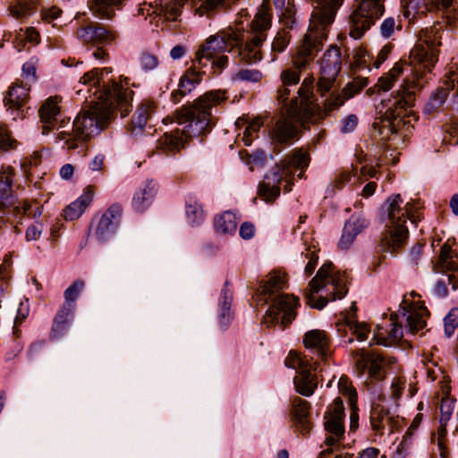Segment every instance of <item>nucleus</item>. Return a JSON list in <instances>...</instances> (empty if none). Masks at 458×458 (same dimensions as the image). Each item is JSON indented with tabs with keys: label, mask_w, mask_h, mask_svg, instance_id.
Returning <instances> with one entry per match:
<instances>
[{
	"label": "nucleus",
	"mask_w": 458,
	"mask_h": 458,
	"mask_svg": "<svg viewBox=\"0 0 458 458\" xmlns=\"http://www.w3.org/2000/svg\"><path fill=\"white\" fill-rule=\"evenodd\" d=\"M111 69H93L84 73L80 81L95 86L99 91L98 101L82 110L74 119L71 131H61L55 142L64 141L68 149H75L90 137L100 133L111 122L117 109L121 116L131 110L133 91L108 77Z\"/></svg>",
	"instance_id": "obj_1"
},
{
	"label": "nucleus",
	"mask_w": 458,
	"mask_h": 458,
	"mask_svg": "<svg viewBox=\"0 0 458 458\" xmlns=\"http://www.w3.org/2000/svg\"><path fill=\"white\" fill-rule=\"evenodd\" d=\"M440 26L425 28L419 34V40L410 52L409 67L411 74L405 78L401 89L394 95L381 101L377 107L380 114L379 126L383 139L396 133L401 123H406L404 117L414 101V90L420 89L428 81L429 74L438 60V49L441 45Z\"/></svg>",
	"instance_id": "obj_2"
},
{
	"label": "nucleus",
	"mask_w": 458,
	"mask_h": 458,
	"mask_svg": "<svg viewBox=\"0 0 458 458\" xmlns=\"http://www.w3.org/2000/svg\"><path fill=\"white\" fill-rule=\"evenodd\" d=\"M271 26V16L266 3L257 10L254 19L244 28L242 24L229 27L210 36L199 47L212 56L228 52L239 56L248 64L261 60L260 47Z\"/></svg>",
	"instance_id": "obj_3"
},
{
	"label": "nucleus",
	"mask_w": 458,
	"mask_h": 458,
	"mask_svg": "<svg viewBox=\"0 0 458 458\" xmlns=\"http://www.w3.org/2000/svg\"><path fill=\"white\" fill-rule=\"evenodd\" d=\"M225 92L210 90L199 96L192 104L174 112L177 127L157 140V148L174 154L185 147L188 139L209 133L216 123L212 110L226 99Z\"/></svg>",
	"instance_id": "obj_4"
},
{
	"label": "nucleus",
	"mask_w": 458,
	"mask_h": 458,
	"mask_svg": "<svg viewBox=\"0 0 458 458\" xmlns=\"http://www.w3.org/2000/svg\"><path fill=\"white\" fill-rule=\"evenodd\" d=\"M343 1L313 0L315 5L309 30L297 47V53L293 58V69L288 70V86L299 82L301 72L321 50L327 37V28L333 22L336 10L342 5Z\"/></svg>",
	"instance_id": "obj_5"
},
{
	"label": "nucleus",
	"mask_w": 458,
	"mask_h": 458,
	"mask_svg": "<svg viewBox=\"0 0 458 458\" xmlns=\"http://www.w3.org/2000/svg\"><path fill=\"white\" fill-rule=\"evenodd\" d=\"M284 284V274L273 273L267 279L261 281L257 289L259 302L269 304L264 323L267 327H278L281 331L284 330L286 321Z\"/></svg>",
	"instance_id": "obj_6"
},
{
	"label": "nucleus",
	"mask_w": 458,
	"mask_h": 458,
	"mask_svg": "<svg viewBox=\"0 0 458 458\" xmlns=\"http://www.w3.org/2000/svg\"><path fill=\"white\" fill-rule=\"evenodd\" d=\"M403 199L399 194L387 199V216L393 228L381 238L380 247L383 251L394 253L405 243L409 232L405 226V216L411 219L413 216L412 204L408 202L405 210L401 208Z\"/></svg>",
	"instance_id": "obj_7"
},
{
	"label": "nucleus",
	"mask_w": 458,
	"mask_h": 458,
	"mask_svg": "<svg viewBox=\"0 0 458 458\" xmlns=\"http://www.w3.org/2000/svg\"><path fill=\"white\" fill-rule=\"evenodd\" d=\"M312 83V77H306L298 90L299 97L288 105V140L298 137L306 123L315 117L317 106L310 100Z\"/></svg>",
	"instance_id": "obj_8"
},
{
	"label": "nucleus",
	"mask_w": 458,
	"mask_h": 458,
	"mask_svg": "<svg viewBox=\"0 0 458 458\" xmlns=\"http://www.w3.org/2000/svg\"><path fill=\"white\" fill-rule=\"evenodd\" d=\"M346 276L340 272H333L332 263H325L318 271L316 276L310 282V292L306 294L308 304L317 310H322L327 304V297L315 298L314 293H318L327 284L333 290V299H342L347 293Z\"/></svg>",
	"instance_id": "obj_9"
},
{
	"label": "nucleus",
	"mask_w": 458,
	"mask_h": 458,
	"mask_svg": "<svg viewBox=\"0 0 458 458\" xmlns=\"http://www.w3.org/2000/svg\"><path fill=\"white\" fill-rule=\"evenodd\" d=\"M288 368L295 371L293 383L296 393L310 396L318 387L317 377L312 373L313 365L305 356L295 351L288 352Z\"/></svg>",
	"instance_id": "obj_10"
},
{
	"label": "nucleus",
	"mask_w": 458,
	"mask_h": 458,
	"mask_svg": "<svg viewBox=\"0 0 458 458\" xmlns=\"http://www.w3.org/2000/svg\"><path fill=\"white\" fill-rule=\"evenodd\" d=\"M384 13L381 0H361L350 16V36L360 38Z\"/></svg>",
	"instance_id": "obj_11"
},
{
	"label": "nucleus",
	"mask_w": 458,
	"mask_h": 458,
	"mask_svg": "<svg viewBox=\"0 0 458 458\" xmlns=\"http://www.w3.org/2000/svg\"><path fill=\"white\" fill-rule=\"evenodd\" d=\"M344 416L343 402L337 398L324 415V428L327 432L325 445L327 448L320 452L318 458H322L327 453H330L331 446L339 443L343 438L345 432Z\"/></svg>",
	"instance_id": "obj_12"
},
{
	"label": "nucleus",
	"mask_w": 458,
	"mask_h": 458,
	"mask_svg": "<svg viewBox=\"0 0 458 458\" xmlns=\"http://www.w3.org/2000/svg\"><path fill=\"white\" fill-rule=\"evenodd\" d=\"M356 368L362 375L368 369L370 378L381 380L385 377V368L395 362L394 358L386 359L381 353L360 349L353 352Z\"/></svg>",
	"instance_id": "obj_13"
},
{
	"label": "nucleus",
	"mask_w": 458,
	"mask_h": 458,
	"mask_svg": "<svg viewBox=\"0 0 458 458\" xmlns=\"http://www.w3.org/2000/svg\"><path fill=\"white\" fill-rule=\"evenodd\" d=\"M320 78L318 89L323 96L333 87L342 68L341 53L337 47H331L319 62Z\"/></svg>",
	"instance_id": "obj_14"
},
{
	"label": "nucleus",
	"mask_w": 458,
	"mask_h": 458,
	"mask_svg": "<svg viewBox=\"0 0 458 458\" xmlns=\"http://www.w3.org/2000/svg\"><path fill=\"white\" fill-rule=\"evenodd\" d=\"M286 178V160L282 157L276 163L272 170L265 175L263 182L259 184V195L265 201L270 202L280 195L279 184Z\"/></svg>",
	"instance_id": "obj_15"
},
{
	"label": "nucleus",
	"mask_w": 458,
	"mask_h": 458,
	"mask_svg": "<svg viewBox=\"0 0 458 458\" xmlns=\"http://www.w3.org/2000/svg\"><path fill=\"white\" fill-rule=\"evenodd\" d=\"M122 207L119 204H113L100 217L96 228V236L101 242L109 240L116 232L121 216Z\"/></svg>",
	"instance_id": "obj_16"
},
{
	"label": "nucleus",
	"mask_w": 458,
	"mask_h": 458,
	"mask_svg": "<svg viewBox=\"0 0 458 458\" xmlns=\"http://www.w3.org/2000/svg\"><path fill=\"white\" fill-rule=\"evenodd\" d=\"M451 251L452 249L448 243H445L441 247L438 259L433 265V271L437 274L450 272L447 276L448 284L455 291L458 289V265L453 260Z\"/></svg>",
	"instance_id": "obj_17"
},
{
	"label": "nucleus",
	"mask_w": 458,
	"mask_h": 458,
	"mask_svg": "<svg viewBox=\"0 0 458 458\" xmlns=\"http://www.w3.org/2000/svg\"><path fill=\"white\" fill-rule=\"evenodd\" d=\"M77 37L85 43L108 45L115 39L116 34L103 26L91 22L87 26L79 28Z\"/></svg>",
	"instance_id": "obj_18"
},
{
	"label": "nucleus",
	"mask_w": 458,
	"mask_h": 458,
	"mask_svg": "<svg viewBox=\"0 0 458 458\" xmlns=\"http://www.w3.org/2000/svg\"><path fill=\"white\" fill-rule=\"evenodd\" d=\"M155 114V106L150 101H143L136 109L133 114L130 131L134 137L140 136L148 127L151 130L152 126L149 124L152 121L153 114Z\"/></svg>",
	"instance_id": "obj_19"
},
{
	"label": "nucleus",
	"mask_w": 458,
	"mask_h": 458,
	"mask_svg": "<svg viewBox=\"0 0 458 458\" xmlns=\"http://www.w3.org/2000/svg\"><path fill=\"white\" fill-rule=\"evenodd\" d=\"M407 301L404 299L400 305V311L407 318V330L415 334L426 327V318L428 316V311L422 305H409L406 306Z\"/></svg>",
	"instance_id": "obj_20"
},
{
	"label": "nucleus",
	"mask_w": 458,
	"mask_h": 458,
	"mask_svg": "<svg viewBox=\"0 0 458 458\" xmlns=\"http://www.w3.org/2000/svg\"><path fill=\"white\" fill-rule=\"evenodd\" d=\"M58 97L48 98L41 106L39 109V115L43 125V134H47L50 131L51 124L58 123L57 130L65 127V120L58 121L57 116L60 114V107L58 106Z\"/></svg>",
	"instance_id": "obj_21"
},
{
	"label": "nucleus",
	"mask_w": 458,
	"mask_h": 458,
	"mask_svg": "<svg viewBox=\"0 0 458 458\" xmlns=\"http://www.w3.org/2000/svg\"><path fill=\"white\" fill-rule=\"evenodd\" d=\"M29 91L30 89L22 83L14 82L4 96V106L8 109H13V112H15L13 119H16L22 113L21 108L29 99Z\"/></svg>",
	"instance_id": "obj_22"
},
{
	"label": "nucleus",
	"mask_w": 458,
	"mask_h": 458,
	"mask_svg": "<svg viewBox=\"0 0 458 458\" xmlns=\"http://www.w3.org/2000/svg\"><path fill=\"white\" fill-rule=\"evenodd\" d=\"M293 426L296 431L305 435L311 429L310 420V403L308 401L295 396L292 400Z\"/></svg>",
	"instance_id": "obj_23"
},
{
	"label": "nucleus",
	"mask_w": 458,
	"mask_h": 458,
	"mask_svg": "<svg viewBox=\"0 0 458 458\" xmlns=\"http://www.w3.org/2000/svg\"><path fill=\"white\" fill-rule=\"evenodd\" d=\"M456 82H458V73L451 72L447 80L445 81V85L437 88L430 96L424 107L425 113L432 114L439 110L442 105L445 102L450 90L454 89Z\"/></svg>",
	"instance_id": "obj_24"
},
{
	"label": "nucleus",
	"mask_w": 458,
	"mask_h": 458,
	"mask_svg": "<svg viewBox=\"0 0 458 458\" xmlns=\"http://www.w3.org/2000/svg\"><path fill=\"white\" fill-rule=\"evenodd\" d=\"M369 225V221L360 216H352L344 225L339 247L347 250L352 244L356 236Z\"/></svg>",
	"instance_id": "obj_25"
},
{
	"label": "nucleus",
	"mask_w": 458,
	"mask_h": 458,
	"mask_svg": "<svg viewBox=\"0 0 458 458\" xmlns=\"http://www.w3.org/2000/svg\"><path fill=\"white\" fill-rule=\"evenodd\" d=\"M75 304L64 303L56 313L50 332V339L54 340L61 337L68 329L72 320Z\"/></svg>",
	"instance_id": "obj_26"
},
{
	"label": "nucleus",
	"mask_w": 458,
	"mask_h": 458,
	"mask_svg": "<svg viewBox=\"0 0 458 458\" xmlns=\"http://www.w3.org/2000/svg\"><path fill=\"white\" fill-rule=\"evenodd\" d=\"M229 282L225 281L218 299V323L219 327L225 330L229 327L233 318L231 312L233 292L228 289Z\"/></svg>",
	"instance_id": "obj_27"
},
{
	"label": "nucleus",
	"mask_w": 458,
	"mask_h": 458,
	"mask_svg": "<svg viewBox=\"0 0 458 458\" xmlns=\"http://www.w3.org/2000/svg\"><path fill=\"white\" fill-rule=\"evenodd\" d=\"M200 82V72L189 68L181 77L178 89L172 92L171 99L174 103H179L182 98L191 93Z\"/></svg>",
	"instance_id": "obj_28"
},
{
	"label": "nucleus",
	"mask_w": 458,
	"mask_h": 458,
	"mask_svg": "<svg viewBox=\"0 0 458 458\" xmlns=\"http://www.w3.org/2000/svg\"><path fill=\"white\" fill-rule=\"evenodd\" d=\"M157 193V183L152 180L146 182L143 187L136 191L131 205L136 212H144L152 203Z\"/></svg>",
	"instance_id": "obj_29"
},
{
	"label": "nucleus",
	"mask_w": 458,
	"mask_h": 458,
	"mask_svg": "<svg viewBox=\"0 0 458 458\" xmlns=\"http://www.w3.org/2000/svg\"><path fill=\"white\" fill-rule=\"evenodd\" d=\"M310 160V156L307 151L302 148H294L291 152V155H288V177L292 174H297V177L301 178L304 171L309 165ZM290 184L292 183L290 182V178H288V187ZM288 191H290L289 188Z\"/></svg>",
	"instance_id": "obj_30"
},
{
	"label": "nucleus",
	"mask_w": 458,
	"mask_h": 458,
	"mask_svg": "<svg viewBox=\"0 0 458 458\" xmlns=\"http://www.w3.org/2000/svg\"><path fill=\"white\" fill-rule=\"evenodd\" d=\"M307 349H314L321 357L327 355L329 338L325 331L313 329L308 331L303 338Z\"/></svg>",
	"instance_id": "obj_31"
},
{
	"label": "nucleus",
	"mask_w": 458,
	"mask_h": 458,
	"mask_svg": "<svg viewBox=\"0 0 458 458\" xmlns=\"http://www.w3.org/2000/svg\"><path fill=\"white\" fill-rule=\"evenodd\" d=\"M273 4L277 11V16L279 18V21L283 24L282 29L278 30V32L276 33L271 46L272 54L276 55L284 52L286 47V30L284 28L286 8L284 7L285 0H273Z\"/></svg>",
	"instance_id": "obj_32"
},
{
	"label": "nucleus",
	"mask_w": 458,
	"mask_h": 458,
	"mask_svg": "<svg viewBox=\"0 0 458 458\" xmlns=\"http://www.w3.org/2000/svg\"><path fill=\"white\" fill-rule=\"evenodd\" d=\"M397 315L392 314L390 320H391V330L386 336H385V334L382 332L381 327H377V331L374 334V338L372 342L369 344L370 345L373 344H378V345H384V346H389L403 337V327L401 325H399L396 322Z\"/></svg>",
	"instance_id": "obj_33"
},
{
	"label": "nucleus",
	"mask_w": 458,
	"mask_h": 458,
	"mask_svg": "<svg viewBox=\"0 0 458 458\" xmlns=\"http://www.w3.org/2000/svg\"><path fill=\"white\" fill-rule=\"evenodd\" d=\"M93 199V191L89 188L84 191L75 201L72 202L64 210L65 220H75L79 218L90 205Z\"/></svg>",
	"instance_id": "obj_34"
},
{
	"label": "nucleus",
	"mask_w": 458,
	"mask_h": 458,
	"mask_svg": "<svg viewBox=\"0 0 458 458\" xmlns=\"http://www.w3.org/2000/svg\"><path fill=\"white\" fill-rule=\"evenodd\" d=\"M124 0H92L90 9L94 15L100 19H111L115 14Z\"/></svg>",
	"instance_id": "obj_35"
},
{
	"label": "nucleus",
	"mask_w": 458,
	"mask_h": 458,
	"mask_svg": "<svg viewBox=\"0 0 458 458\" xmlns=\"http://www.w3.org/2000/svg\"><path fill=\"white\" fill-rule=\"evenodd\" d=\"M214 227L221 234L233 233L237 228L236 216L231 211H225L215 218Z\"/></svg>",
	"instance_id": "obj_36"
},
{
	"label": "nucleus",
	"mask_w": 458,
	"mask_h": 458,
	"mask_svg": "<svg viewBox=\"0 0 458 458\" xmlns=\"http://www.w3.org/2000/svg\"><path fill=\"white\" fill-rule=\"evenodd\" d=\"M424 5L429 12L435 10L445 11L447 21L454 22L458 19V13L453 7V0H423Z\"/></svg>",
	"instance_id": "obj_37"
},
{
	"label": "nucleus",
	"mask_w": 458,
	"mask_h": 458,
	"mask_svg": "<svg viewBox=\"0 0 458 458\" xmlns=\"http://www.w3.org/2000/svg\"><path fill=\"white\" fill-rule=\"evenodd\" d=\"M388 411L380 404H374L370 412V423L373 430L382 434L381 430L388 423Z\"/></svg>",
	"instance_id": "obj_38"
},
{
	"label": "nucleus",
	"mask_w": 458,
	"mask_h": 458,
	"mask_svg": "<svg viewBox=\"0 0 458 458\" xmlns=\"http://www.w3.org/2000/svg\"><path fill=\"white\" fill-rule=\"evenodd\" d=\"M403 72V66L402 64H395V65L386 74L381 76L377 83L376 84V87L378 88V89L383 91L389 90L394 82L399 79V77Z\"/></svg>",
	"instance_id": "obj_39"
},
{
	"label": "nucleus",
	"mask_w": 458,
	"mask_h": 458,
	"mask_svg": "<svg viewBox=\"0 0 458 458\" xmlns=\"http://www.w3.org/2000/svg\"><path fill=\"white\" fill-rule=\"evenodd\" d=\"M186 216L189 224L191 225H199L205 219L202 206L193 199H189L186 202Z\"/></svg>",
	"instance_id": "obj_40"
},
{
	"label": "nucleus",
	"mask_w": 458,
	"mask_h": 458,
	"mask_svg": "<svg viewBox=\"0 0 458 458\" xmlns=\"http://www.w3.org/2000/svg\"><path fill=\"white\" fill-rule=\"evenodd\" d=\"M270 137L275 149L284 148L286 144V118L284 115L276 122L270 132Z\"/></svg>",
	"instance_id": "obj_41"
},
{
	"label": "nucleus",
	"mask_w": 458,
	"mask_h": 458,
	"mask_svg": "<svg viewBox=\"0 0 458 458\" xmlns=\"http://www.w3.org/2000/svg\"><path fill=\"white\" fill-rule=\"evenodd\" d=\"M7 174L0 175V202L4 206L13 205L12 195V183H13V170Z\"/></svg>",
	"instance_id": "obj_42"
},
{
	"label": "nucleus",
	"mask_w": 458,
	"mask_h": 458,
	"mask_svg": "<svg viewBox=\"0 0 458 458\" xmlns=\"http://www.w3.org/2000/svg\"><path fill=\"white\" fill-rule=\"evenodd\" d=\"M344 95L342 97L339 94L332 93L329 98L326 99L324 104V110H320L318 106H317V111L315 113V116L318 114L319 118H324L331 111L338 108L343 106L344 103Z\"/></svg>",
	"instance_id": "obj_43"
},
{
	"label": "nucleus",
	"mask_w": 458,
	"mask_h": 458,
	"mask_svg": "<svg viewBox=\"0 0 458 458\" xmlns=\"http://www.w3.org/2000/svg\"><path fill=\"white\" fill-rule=\"evenodd\" d=\"M12 15L16 19H24L32 15L36 7L35 4L27 0H19L17 4L10 9Z\"/></svg>",
	"instance_id": "obj_44"
},
{
	"label": "nucleus",
	"mask_w": 458,
	"mask_h": 458,
	"mask_svg": "<svg viewBox=\"0 0 458 458\" xmlns=\"http://www.w3.org/2000/svg\"><path fill=\"white\" fill-rule=\"evenodd\" d=\"M262 79V73L257 69H241L233 76V81L247 82H259Z\"/></svg>",
	"instance_id": "obj_45"
},
{
	"label": "nucleus",
	"mask_w": 458,
	"mask_h": 458,
	"mask_svg": "<svg viewBox=\"0 0 458 458\" xmlns=\"http://www.w3.org/2000/svg\"><path fill=\"white\" fill-rule=\"evenodd\" d=\"M85 286V282L82 280L74 281L65 291L64 293V303L75 304V301L79 297L80 293L82 292Z\"/></svg>",
	"instance_id": "obj_46"
},
{
	"label": "nucleus",
	"mask_w": 458,
	"mask_h": 458,
	"mask_svg": "<svg viewBox=\"0 0 458 458\" xmlns=\"http://www.w3.org/2000/svg\"><path fill=\"white\" fill-rule=\"evenodd\" d=\"M368 85V79L360 78L348 83L343 90L345 98H351Z\"/></svg>",
	"instance_id": "obj_47"
},
{
	"label": "nucleus",
	"mask_w": 458,
	"mask_h": 458,
	"mask_svg": "<svg viewBox=\"0 0 458 458\" xmlns=\"http://www.w3.org/2000/svg\"><path fill=\"white\" fill-rule=\"evenodd\" d=\"M338 386L343 394L348 395L351 406H354L357 401V393L355 389L352 387L349 379L346 377H341Z\"/></svg>",
	"instance_id": "obj_48"
},
{
	"label": "nucleus",
	"mask_w": 458,
	"mask_h": 458,
	"mask_svg": "<svg viewBox=\"0 0 458 458\" xmlns=\"http://www.w3.org/2000/svg\"><path fill=\"white\" fill-rule=\"evenodd\" d=\"M214 56L211 55V54L202 52L201 48L199 47L198 51L196 52L195 58L192 60L193 69L196 71V69H202L207 67L208 64L212 67V58Z\"/></svg>",
	"instance_id": "obj_49"
},
{
	"label": "nucleus",
	"mask_w": 458,
	"mask_h": 458,
	"mask_svg": "<svg viewBox=\"0 0 458 458\" xmlns=\"http://www.w3.org/2000/svg\"><path fill=\"white\" fill-rule=\"evenodd\" d=\"M17 141L12 137L7 129L0 127V150L9 151L14 149Z\"/></svg>",
	"instance_id": "obj_50"
},
{
	"label": "nucleus",
	"mask_w": 458,
	"mask_h": 458,
	"mask_svg": "<svg viewBox=\"0 0 458 458\" xmlns=\"http://www.w3.org/2000/svg\"><path fill=\"white\" fill-rule=\"evenodd\" d=\"M455 402L450 398H443L441 404H440V412H441V419L440 422L441 425L445 424L451 415L453 414L454 409Z\"/></svg>",
	"instance_id": "obj_51"
},
{
	"label": "nucleus",
	"mask_w": 458,
	"mask_h": 458,
	"mask_svg": "<svg viewBox=\"0 0 458 458\" xmlns=\"http://www.w3.org/2000/svg\"><path fill=\"white\" fill-rule=\"evenodd\" d=\"M263 123L260 119H255L247 125L242 138L246 146H250L251 144L252 136L258 133Z\"/></svg>",
	"instance_id": "obj_52"
},
{
	"label": "nucleus",
	"mask_w": 458,
	"mask_h": 458,
	"mask_svg": "<svg viewBox=\"0 0 458 458\" xmlns=\"http://www.w3.org/2000/svg\"><path fill=\"white\" fill-rule=\"evenodd\" d=\"M445 334L450 337L454 333L455 328L458 327V314L455 310H451L445 318Z\"/></svg>",
	"instance_id": "obj_53"
},
{
	"label": "nucleus",
	"mask_w": 458,
	"mask_h": 458,
	"mask_svg": "<svg viewBox=\"0 0 458 458\" xmlns=\"http://www.w3.org/2000/svg\"><path fill=\"white\" fill-rule=\"evenodd\" d=\"M141 68L144 71H151L157 67L158 59L156 55L149 53H143L140 58Z\"/></svg>",
	"instance_id": "obj_54"
},
{
	"label": "nucleus",
	"mask_w": 458,
	"mask_h": 458,
	"mask_svg": "<svg viewBox=\"0 0 458 458\" xmlns=\"http://www.w3.org/2000/svg\"><path fill=\"white\" fill-rule=\"evenodd\" d=\"M43 231V225L40 222H35L34 224L30 225L25 233V238L28 242L30 241H36L38 240Z\"/></svg>",
	"instance_id": "obj_55"
},
{
	"label": "nucleus",
	"mask_w": 458,
	"mask_h": 458,
	"mask_svg": "<svg viewBox=\"0 0 458 458\" xmlns=\"http://www.w3.org/2000/svg\"><path fill=\"white\" fill-rule=\"evenodd\" d=\"M300 306L301 303L299 298L293 294H288V324L292 323V321L296 318L297 313L294 310Z\"/></svg>",
	"instance_id": "obj_56"
},
{
	"label": "nucleus",
	"mask_w": 458,
	"mask_h": 458,
	"mask_svg": "<svg viewBox=\"0 0 458 458\" xmlns=\"http://www.w3.org/2000/svg\"><path fill=\"white\" fill-rule=\"evenodd\" d=\"M229 58L225 55H217L212 58V70L214 72L220 73L228 66Z\"/></svg>",
	"instance_id": "obj_57"
},
{
	"label": "nucleus",
	"mask_w": 458,
	"mask_h": 458,
	"mask_svg": "<svg viewBox=\"0 0 458 458\" xmlns=\"http://www.w3.org/2000/svg\"><path fill=\"white\" fill-rule=\"evenodd\" d=\"M255 226L252 223L244 222L241 225L239 233L240 236L244 240H250L255 235Z\"/></svg>",
	"instance_id": "obj_58"
},
{
	"label": "nucleus",
	"mask_w": 458,
	"mask_h": 458,
	"mask_svg": "<svg viewBox=\"0 0 458 458\" xmlns=\"http://www.w3.org/2000/svg\"><path fill=\"white\" fill-rule=\"evenodd\" d=\"M358 124V117L355 114H349L344 121L341 128L342 133L352 132Z\"/></svg>",
	"instance_id": "obj_59"
},
{
	"label": "nucleus",
	"mask_w": 458,
	"mask_h": 458,
	"mask_svg": "<svg viewBox=\"0 0 458 458\" xmlns=\"http://www.w3.org/2000/svg\"><path fill=\"white\" fill-rule=\"evenodd\" d=\"M200 8L205 11H213L216 8L225 6L228 4L229 0H201Z\"/></svg>",
	"instance_id": "obj_60"
},
{
	"label": "nucleus",
	"mask_w": 458,
	"mask_h": 458,
	"mask_svg": "<svg viewBox=\"0 0 458 458\" xmlns=\"http://www.w3.org/2000/svg\"><path fill=\"white\" fill-rule=\"evenodd\" d=\"M369 333V327L364 323H357L353 326V334L356 335L357 339L360 341L367 340Z\"/></svg>",
	"instance_id": "obj_61"
},
{
	"label": "nucleus",
	"mask_w": 458,
	"mask_h": 458,
	"mask_svg": "<svg viewBox=\"0 0 458 458\" xmlns=\"http://www.w3.org/2000/svg\"><path fill=\"white\" fill-rule=\"evenodd\" d=\"M394 26L395 21L394 18L386 19L380 26V32L382 36H384L385 38L390 37L394 32Z\"/></svg>",
	"instance_id": "obj_62"
},
{
	"label": "nucleus",
	"mask_w": 458,
	"mask_h": 458,
	"mask_svg": "<svg viewBox=\"0 0 458 458\" xmlns=\"http://www.w3.org/2000/svg\"><path fill=\"white\" fill-rule=\"evenodd\" d=\"M391 49L392 47L389 45H386L378 51L374 62V66L376 68H379V66L388 58Z\"/></svg>",
	"instance_id": "obj_63"
},
{
	"label": "nucleus",
	"mask_w": 458,
	"mask_h": 458,
	"mask_svg": "<svg viewBox=\"0 0 458 458\" xmlns=\"http://www.w3.org/2000/svg\"><path fill=\"white\" fill-rule=\"evenodd\" d=\"M62 13V10L58 7L53 6L48 9H45L42 11V17L44 20L47 21H52L57 19Z\"/></svg>",
	"instance_id": "obj_64"
}]
</instances>
